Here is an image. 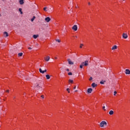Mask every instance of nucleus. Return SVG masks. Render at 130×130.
Returning <instances> with one entry per match:
<instances>
[{
  "mask_svg": "<svg viewBox=\"0 0 130 130\" xmlns=\"http://www.w3.org/2000/svg\"><path fill=\"white\" fill-rule=\"evenodd\" d=\"M43 86H44V84H43V82L42 81H39L36 84V87L38 90H42V88H43Z\"/></svg>",
  "mask_w": 130,
  "mask_h": 130,
  "instance_id": "1",
  "label": "nucleus"
},
{
  "mask_svg": "<svg viewBox=\"0 0 130 130\" xmlns=\"http://www.w3.org/2000/svg\"><path fill=\"white\" fill-rule=\"evenodd\" d=\"M88 64L89 62L87 60H86L84 62H83L82 63L81 65L80 66V69H83V67H84V66L85 67H87V66H88Z\"/></svg>",
  "mask_w": 130,
  "mask_h": 130,
  "instance_id": "2",
  "label": "nucleus"
},
{
  "mask_svg": "<svg viewBox=\"0 0 130 130\" xmlns=\"http://www.w3.org/2000/svg\"><path fill=\"white\" fill-rule=\"evenodd\" d=\"M107 125V122L105 121H102L100 123V126L101 127H104L105 126Z\"/></svg>",
  "mask_w": 130,
  "mask_h": 130,
  "instance_id": "3",
  "label": "nucleus"
},
{
  "mask_svg": "<svg viewBox=\"0 0 130 130\" xmlns=\"http://www.w3.org/2000/svg\"><path fill=\"white\" fill-rule=\"evenodd\" d=\"M45 20L46 21V22H47V23H48L50 22V21H51V19L50 18V17H47L45 18Z\"/></svg>",
  "mask_w": 130,
  "mask_h": 130,
  "instance_id": "4",
  "label": "nucleus"
},
{
  "mask_svg": "<svg viewBox=\"0 0 130 130\" xmlns=\"http://www.w3.org/2000/svg\"><path fill=\"white\" fill-rule=\"evenodd\" d=\"M127 37H128V36H127V34L123 33L122 34V38L124 39H126L127 38Z\"/></svg>",
  "mask_w": 130,
  "mask_h": 130,
  "instance_id": "5",
  "label": "nucleus"
},
{
  "mask_svg": "<svg viewBox=\"0 0 130 130\" xmlns=\"http://www.w3.org/2000/svg\"><path fill=\"white\" fill-rule=\"evenodd\" d=\"M72 29L74 30V31H77L78 30V26L77 25H74L72 27Z\"/></svg>",
  "mask_w": 130,
  "mask_h": 130,
  "instance_id": "6",
  "label": "nucleus"
},
{
  "mask_svg": "<svg viewBox=\"0 0 130 130\" xmlns=\"http://www.w3.org/2000/svg\"><path fill=\"white\" fill-rule=\"evenodd\" d=\"M39 72L41 74H44V73H46V72H47V70L46 69H45V70L43 71L42 69H41V68H40L39 69Z\"/></svg>",
  "mask_w": 130,
  "mask_h": 130,
  "instance_id": "7",
  "label": "nucleus"
},
{
  "mask_svg": "<svg viewBox=\"0 0 130 130\" xmlns=\"http://www.w3.org/2000/svg\"><path fill=\"white\" fill-rule=\"evenodd\" d=\"M92 91H93V89H92L91 88H89L87 89V93L91 94V93H92Z\"/></svg>",
  "mask_w": 130,
  "mask_h": 130,
  "instance_id": "8",
  "label": "nucleus"
},
{
  "mask_svg": "<svg viewBox=\"0 0 130 130\" xmlns=\"http://www.w3.org/2000/svg\"><path fill=\"white\" fill-rule=\"evenodd\" d=\"M49 59H50V57H49V56H47L44 58V60H45V61H49Z\"/></svg>",
  "mask_w": 130,
  "mask_h": 130,
  "instance_id": "9",
  "label": "nucleus"
},
{
  "mask_svg": "<svg viewBox=\"0 0 130 130\" xmlns=\"http://www.w3.org/2000/svg\"><path fill=\"white\" fill-rule=\"evenodd\" d=\"M125 74L126 75H130V70L129 69H126L125 70Z\"/></svg>",
  "mask_w": 130,
  "mask_h": 130,
  "instance_id": "10",
  "label": "nucleus"
},
{
  "mask_svg": "<svg viewBox=\"0 0 130 130\" xmlns=\"http://www.w3.org/2000/svg\"><path fill=\"white\" fill-rule=\"evenodd\" d=\"M112 50H116V49H117V45H114L111 48Z\"/></svg>",
  "mask_w": 130,
  "mask_h": 130,
  "instance_id": "11",
  "label": "nucleus"
},
{
  "mask_svg": "<svg viewBox=\"0 0 130 130\" xmlns=\"http://www.w3.org/2000/svg\"><path fill=\"white\" fill-rule=\"evenodd\" d=\"M68 61L69 64H74V62L72 61V60H71V59H69L68 60Z\"/></svg>",
  "mask_w": 130,
  "mask_h": 130,
  "instance_id": "12",
  "label": "nucleus"
},
{
  "mask_svg": "<svg viewBox=\"0 0 130 130\" xmlns=\"http://www.w3.org/2000/svg\"><path fill=\"white\" fill-rule=\"evenodd\" d=\"M4 35L5 37H8V36H9V34L6 31L4 32Z\"/></svg>",
  "mask_w": 130,
  "mask_h": 130,
  "instance_id": "13",
  "label": "nucleus"
},
{
  "mask_svg": "<svg viewBox=\"0 0 130 130\" xmlns=\"http://www.w3.org/2000/svg\"><path fill=\"white\" fill-rule=\"evenodd\" d=\"M91 86L92 87V88H95V87L97 86V84H96L95 83H93L91 84Z\"/></svg>",
  "mask_w": 130,
  "mask_h": 130,
  "instance_id": "14",
  "label": "nucleus"
},
{
  "mask_svg": "<svg viewBox=\"0 0 130 130\" xmlns=\"http://www.w3.org/2000/svg\"><path fill=\"white\" fill-rule=\"evenodd\" d=\"M19 4L20 5H24V0H20Z\"/></svg>",
  "mask_w": 130,
  "mask_h": 130,
  "instance_id": "15",
  "label": "nucleus"
},
{
  "mask_svg": "<svg viewBox=\"0 0 130 130\" xmlns=\"http://www.w3.org/2000/svg\"><path fill=\"white\" fill-rule=\"evenodd\" d=\"M69 84H73L74 83V81L72 79H69Z\"/></svg>",
  "mask_w": 130,
  "mask_h": 130,
  "instance_id": "16",
  "label": "nucleus"
},
{
  "mask_svg": "<svg viewBox=\"0 0 130 130\" xmlns=\"http://www.w3.org/2000/svg\"><path fill=\"white\" fill-rule=\"evenodd\" d=\"M46 77L47 80H49V79H50V76H49V75H46Z\"/></svg>",
  "mask_w": 130,
  "mask_h": 130,
  "instance_id": "17",
  "label": "nucleus"
},
{
  "mask_svg": "<svg viewBox=\"0 0 130 130\" xmlns=\"http://www.w3.org/2000/svg\"><path fill=\"white\" fill-rule=\"evenodd\" d=\"M109 113L110 115H112L114 113V112H113V111L111 110V111H110Z\"/></svg>",
  "mask_w": 130,
  "mask_h": 130,
  "instance_id": "18",
  "label": "nucleus"
},
{
  "mask_svg": "<svg viewBox=\"0 0 130 130\" xmlns=\"http://www.w3.org/2000/svg\"><path fill=\"white\" fill-rule=\"evenodd\" d=\"M33 38H34L35 39H37V38H38V35H34L33 36Z\"/></svg>",
  "mask_w": 130,
  "mask_h": 130,
  "instance_id": "19",
  "label": "nucleus"
},
{
  "mask_svg": "<svg viewBox=\"0 0 130 130\" xmlns=\"http://www.w3.org/2000/svg\"><path fill=\"white\" fill-rule=\"evenodd\" d=\"M19 11L20 12V14L22 15L23 14V12L22 11V8L19 9Z\"/></svg>",
  "mask_w": 130,
  "mask_h": 130,
  "instance_id": "20",
  "label": "nucleus"
},
{
  "mask_svg": "<svg viewBox=\"0 0 130 130\" xmlns=\"http://www.w3.org/2000/svg\"><path fill=\"white\" fill-rule=\"evenodd\" d=\"M18 56H23V53L21 52L18 53Z\"/></svg>",
  "mask_w": 130,
  "mask_h": 130,
  "instance_id": "21",
  "label": "nucleus"
},
{
  "mask_svg": "<svg viewBox=\"0 0 130 130\" xmlns=\"http://www.w3.org/2000/svg\"><path fill=\"white\" fill-rule=\"evenodd\" d=\"M83 46H84V44H80V48H83Z\"/></svg>",
  "mask_w": 130,
  "mask_h": 130,
  "instance_id": "22",
  "label": "nucleus"
},
{
  "mask_svg": "<svg viewBox=\"0 0 130 130\" xmlns=\"http://www.w3.org/2000/svg\"><path fill=\"white\" fill-rule=\"evenodd\" d=\"M35 18H36L35 16H34L33 18H31V22H33V21H34V20H35Z\"/></svg>",
  "mask_w": 130,
  "mask_h": 130,
  "instance_id": "23",
  "label": "nucleus"
},
{
  "mask_svg": "<svg viewBox=\"0 0 130 130\" xmlns=\"http://www.w3.org/2000/svg\"><path fill=\"white\" fill-rule=\"evenodd\" d=\"M67 92H68V93H70V88H68L67 89Z\"/></svg>",
  "mask_w": 130,
  "mask_h": 130,
  "instance_id": "24",
  "label": "nucleus"
},
{
  "mask_svg": "<svg viewBox=\"0 0 130 130\" xmlns=\"http://www.w3.org/2000/svg\"><path fill=\"white\" fill-rule=\"evenodd\" d=\"M56 41H57V42H58V43H60V40L59 39H56Z\"/></svg>",
  "mask_w": 130,
  "mask_h": 130,
  "instance_id": "25",
  "label": "nucleus"
},
{
  "mask_svg": "<svg viewBox=\"0 0 130 130\" xmlns=\"http://www.w3.org/2000/svg\"><path fill=\"white\" fill-rule=\"evenodd\" d=\"M72 75H73V73H72V72H69V73H68V75H69V76H72Z\"/></svg>",
  "mask_w": 130,
  "mask_h": 130,
  "instance_id": "26",
  "label": "nucleus"
},
{
  "mask_svg": "<svg viewBox=\"0 0 130 130\" xmlns=\"http://www.w3.org/2000/svg\"><path fill=\"white\" fill-rule=\"evenodd\" d=\"M103 109L104 110V111H106V109H105V106L103 107Z\"/></svg>",
  "mask_w": 130,
  "mask_h": 130,
  "instance_id": "27",
  "label": "nucleus"
},
{
  "mask_svg": "<svg viewBox=\"0 0 130 130\" xmlns=\"http://www.w3.org/2000/svg\"><path fill=\"white\" fill-rule=\"evenodd\" d=\"M116 94H117V92H116V91H115L114 92V95L115 96V95H116Z\"/></svg>",
  "mask_w": 130,
  "mask_h": 130,
  "instance_id": "28",
  "label": "nucleus"
},
{
  "mask_svg": "<svg viewBox=\"0 0 130 130\" xmlns=\"http://www.w3.org/2000/svg\"><path fill=\"white\" fill-rule=\"evenodd\" d=\"M41 98H42V99H44V95H42L41 96Z\"/></svg>",
  "mask_w": 130,
  "mask_h": 130,
  "instance_id": "29",
  "label": "nucleus"
},
{
  "mask_svg": "<svg viewBox=\"0 0 130 130\" xmlns=\"http://www.w3.org/2000/svg\"><path fill=\"white\" fill-rule=\"evenodd\" d=\"M46 9H47V8L44 7L43 9L44 11H45L46 12Z\"/></svg>",
  "mask_w": 130,
  "mask_h": 130,
  "instance_id": "30",
  "label": "nucleus"
},
{
  "mask_svg": "<svg viewBox=\"0 0 130 130\" xmlns=\"http://www.w3.org/2000/svg\"><path fill=\"white\" fill-rule=\"evenodd\" d=\"M92 80H93V78L90 77L89 81H92Z\"/></svg>",
  "mask_w": 130,
  "mask_h": 130,
  "instance_id": "31",
  "label": "nucleus"
},
{
  "mask_svg": "<svg viewBox=\"0 0 130 130\" xmlns=\"http://www.w3.org/2000/svg\"><path fill=\"white\" fill-rule=\"evenodd\" d=\"M76 88H77V86L75 85L74 87V89L75 90V89H76Z\"/></svg>",
  "mask_w": 130,
  "mask_h": 130,
  "instance_id": "32",
  "label": "nucleus"
},
{
  "mask_svg": "<svg viewBox=\"0 0 130 130\" xmlns=\"http://www.w3.org/2000/svg\"><path fill=\"white\" fill-rule=\"evenodd\" d=\"M6 92H7V93H9L10 92V90H6Z\"/></svg>",
  "mask_w": 130,
  "mask_h": 130,
  "instance_id": "33",
  "label": "nucleus"
},
{
  "mask_svg": "<svg viewBox=\"0 0 130 130\" xmlns=\"http://www.w3.org/2000/svg\"><path fill=\"white\" fill-rule=\"evenodd\" d=\"M66 71H67V72H70V69H67Z\"/></svg>",
  "mask_w": 130,
  "mask_h": 130,
  "instance_id": "34",
  "label": "nucleus"
},
{
  "mask_svg": "<svg viewBox=\"0 0 130 130\" xmlns=\"http://www.w3.org/2000/svg\"><path fill=\"white\" fill-rule=\"evenodd\" d=\"M28 49H32V48H31V47H28Z\"/></svg>",
  "mask_w": 130,
  "mask_h": 130,
  "instance_id": "35",
  "label": "nucleus"
},
{
  "mask_svg": "<svg viewBox=\"0 0 130 130\" xmlns=\"http://www.w3.org/2000/svg\"><path fill=\"white\" fill-rule=\"evenodd\" d=\"M100 83H101V84H104V82H102V81H101Z\"/></svg>",
  "mask_w": 130,
  "mask_h": 130,
  "instance_id": "36",
  "label": "nucleus"
},
{
  "mask_svg": "<svg viewBox=\"0 0 130 130\" xmlns=\"http://www.w3.org/2000/svg\"><path fill=\"white\" fill-rule=\"evenodd\" d=\"M15 98H16V96L13 97V99H15Z\"/></svg>",
  "mask_w": 130,
  "mask_h": 130,
  "instance_id": "37",
  "label": "nucleus"
},
{
  "mask_svg": "<svg viewBox=\"0 0 130 130\" xmlns=\"http://www.w3.org/2000/svg\"><path fill=\"white\" fill-rule=\"evenodd\" d=\"M88 5H90V2H89V3H88Z\"/></svg>",
  "mask_w": 130,
  "mask_h": 130,
  "instance_id": "38",
  "label": "nucleus"
},
{
  "mask_svg": "<svg viewBox=\"0 0 130 130\" xmlns=\"http://www.w3.org/2000/svg\"><path fill=\"white\" fill-rule=\"evenodd\" d=\"M75 92H78V90H75Z\"/></svg>",
  "mask_w": 130,
  "mask_h": 130,
  "instance_id": "39",
  "label": "nucleus"
},
{
  "mask_svg": "<svg viewBox=\"0 0 130 130\" xmlns=\"http://www.w3.org/2000/svg\"><path fill=\"white\" fill-rule=\"evenodd\" d=\"M55 59H56V58H56V57H55Z\"/></svg>",
  "mask_w": 130,
  "mask_h": 130,
  "instance_id": "40",
  "label": "nucleus"
}]
</instances>
